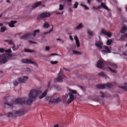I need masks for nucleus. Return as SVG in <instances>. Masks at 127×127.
I'll return each mask as SVG.
<instances>
[{"label":"nucleus","instance_id":"4","mask_svg":"<svg viewBox=\"0 0 127 127\" xmlns=\"http://www.w3.org/2000/svg\"><path fill=\"white\" fill-rule=\"evenodd\" d=\"M41 93V92L40 91H37L35 89L32 90L31 91L29 96L33 99H35L39 94Z\"/></svg>","mask_w":127,"mask_h":127},{"label":"nucleus","instance_id":"9","mask_svg":"<svg viewBox=\"0 0 127 127\" xmlns=\"http://www.w3.org/2000/svg\"><path fill=\"white\" fill-rule=\"evenodd\" d=\"M42 4L41 1L37 2L33 4L31 7L30 6H29L30 7V8L29 10L30 11H31L34 8L38 6L41 5Z\"/></svg>","mask_w":127,"mask_h":127},{"label":"nucleus","instance_id":"1","mask_svg":"<svg viewBox=\"0 0 127 127\" xmlns=\"http://www.w3.org/2000/svg\"><path fill=\"white\" fill-rule=\"evenodd\" d=\"M25 111L24 109H20L16 111H13L12 113L9 112L6 114L8 117H14L16 116H20L23 115Z\"/></svg>","mask_w":127,"mask_h":127},{"label":"nucleus","instance_id":"13","mask_svg":"<svg viewBox=\"0 0 127 127\" xmlns=\"http://www.w3.org/2000/svg\"><path fill=\"white\" fill-rule=\"evenodd\" d=\"M32 33H28L22 35L21 37L20 38L23 39H26L27 38H30L32 34Z\"/></svg>","mask_w":127,"mask_h":127},{"label":"nucleus","instance_id":"62","mask_svg":"<svg viewBox=\"0 0 127 127\" xmlns=\"http://www.w3.org/2000/svg\"><path fill=\"white\" fill-rule=\"evenodd\" d=\"M72 0H67V1L69 3L71 2Z\"/></svg>","mask_w":127,"mask_h":127},{"label":"nucleus","instance_id":"37","mask_svg":"<svg viewBox=\"0 0 127 127\" xmlns=\"http://www.w3.org/2000/svg\"><path fill=\"white\" fill-rule=\"evenodd\" d=\"M88 34L91 36H92L93 35V33L92 31H90V30H88L87 31Z\"/></svg>","mask_w":127,"mask_h":127},{"label":"nucleus","instance_id":"58","mask_svg":"<svg viewBox=\"0 0 127 127\" xmlns=\"http://www.w3.org/2000/svg\"><path fill=\"white\" fill-rule=\"evenodd\" d=\"M68 10L69 11H70L71 12H72L73 11L70 8H69V9H68Z\"/></svg>","mask_w":127,"mask_h":127},{"label":"nucleus","instance_id":"59","mask_svg":"<svg viewBox=\"0 0 127 127\" xmlns=\"http://www.w3.org/2000/svg\"><path fill=\"white\" fill-rule=\"evenodd\" d=\"M69 38H70V39L72 40H73V38L72 37V36H69Z\"/></svg>","mask_w":127,"mask_h":127},{"label":"nucleus","instance_id":"39","mask_svg":"<svg viewBox=\"0 0 127 127\" xmlns=\"http://www.w3.org/2000/svg\"><path fill=\"white\" fill-rule=\"evenodd\" d=\"M81 6H83L85 7V8L84 9L85 10H88L89 9L88 7L86 5L83 4H81Z\"/></svg>","mask_w":127,"mask_h":127},{"label":"nucleus","instance_id":"25","mask_svg":"<svg viewBox=\"0 0 127 127\" xmlns=\"http://www.w3.org/2000/svg\"><path fill=\"white\" fill-rule=\"evenodd\" d=\"M24 51L25 52L31 53L34 52V50H31L25 48L24 49Z\"/></svg>","mask_w":127,"mask_h":127},{"label":"nucleus","instance_id":"27","mask_svg":"<svg viewBox=\"0 0 127 127\" xmlns=\"http://www.w3.org/2000/svg\"><path fill=\"white\" fill-rule=\"evenodd\" d=\"M105 86H106L108 88H111L113 86V85L111 83H108L107 84H105Z\"/></svg>","mask_w":127,"mask_h":127},{"label":"nucleus","instance_id":"61","mask_svg":"<svg viewBox=\"0 0 127 127\" xmlns=\"http://www.w3.org/2000/svg\"><path fill=\"white\" fill-rule=\"evenodd\" d=\"M91 0H87L88 3L89 4H90V1Z\"/></svg>","mask_w":127,"mask_h":127},{"label":"nucleus","instance_id":"17","mask_svg":"<svg viewBox=\"0 0 127 127\" xmlns=\"http://www.w3.org/2000/svg\"><path fill=\"white\" fill-rule=\"evenodd\" d=\"M61 101V99L60 98H58L55 99H53L50 100V102H56L57 103Z\"/></svg>","mask_w":127,"mask_h":127},{"label":"nucleus","instance_id":"29","mask_svg":"<svg viewBox=\"0 0 127 127\" xmlns=\"http://www.w3.org/2000/svg\"><path fill=\"white\" fill-rule=\"evenodd\" d=\"M39 30H37L34 31L33 33H32V34L31 35H33V36H35L36 34L37 33H39Z\"/></svg>","mask_w":127,"mask_h":127},{"label":"nucleus","instance_id":"43","mask_svg":"<svg viewBox=\"0 0 127 127\" xmlns=\"http://www.w3.org/2000/svg\"><path fill=\"white\" fill-rule=\"evenodd\" d=\"M13 84L15 86H16L18 85V82L17 81L15 80L13 82Z\"/></svg>","mask_w":127,"mask_h":127},{"label":"nucleus","instance_id":"8","mask_svg":"<svg viewBox=\"0 0 127 127\" xmlns=\"http://www.w3.org/2000/svg\"><path fill=\"white\" fill-rule=\"evenodd\" d=\"M23 63H27L28 64H33L34 65L37 66L38 64L35 62H33L30 59H23L22 60Z\"/></svg>","mask_w":127,"mask_h":127},{"label":"nucleus","instance_id":"44","mask_svg":"<svg viewBox=\"0 0 127 127\" xmlns=\"http://www.w3.org/2000/svg\"><path fill=\"white\" fill-rule=\"evenodd\" d=\"M101 6H98L97 7H96L95 6H94L93 7V9L95 10V9L96 10H97L99 9V8H101Z\"/></svg>","mask_w":127,"mask_h":127},{"label":"nucleus","instance_id":"12","mask_svg":"<svg viewBox=\"0 0 127 127\" xmlns=\"http://www.w3.org/2000/svg\"><path fill=\"white\" fill-rule=\"evenodd\" d=\"M103 44L102 42L100 41L97 42L95 44V46L100 49H101Z\"/></svg>","mask_w":127,"mask_h":127},{"label":"nucleus","instance_id":"14","mask_svg":"<svg viewBox=\"0 0 127 127\" xmlns=\"http://www.w3.org/2000/svg\"><path fill=\"white\" fill-rule=\"evenodd\" d=\"M103 64V62L99 60L97 62L96 66L99 68H101L102 67Z\"/></svg>","mask_w":127,"mask_h":127},{"label":"nucleus","instance_id":"3","mask_svg":"<svg viewBox=\"0 0 127 127\" xmlns=\"http://www.w3.org/2000/svg\"><path fill=\"white\" fill-rule=\"evenodd\" d=\"M69 90L70 91L68 94L69 96L70 99H68L66 101V103L67 104L70 103L74 100L75 97H74L73 94H75L77 93L76 91L75 90H71L69 89Z\"/></svg>","mask_w":127,"mask_h":127},{"label":"nucleus","instance_id":"7","mask_svg":"<svg viewBox=\"0 0 127 127\" xmlns=\"http://www.w3.org/2000/svg\"><path fill=\"white\" fill-rule=\"evenodd\" d=\"M64 77L66 78L64 75L62 74V72L61 70L59 73V74L58 77L55 80V81L58 82H62L63 81V78Z\"/></svg>","mask_w":127,"mask_h":127},{"label":"nucleus","instance_id":"53","mask_svg":"<svg viewBox=\"0 0 127 127\" xmlns=\"http://www.w3.org/2000/svg\"><path fill=\"white\" fill-rule=\"evenodd\" d=\"M45 50L47 51H49L50 50V47L49 46H46L45 47Z\"/></svg>","mask_w":127,"mask_h":127},{"label":"nucleus","instance_id":"48","mask_svg":"<svg viewBox=\"0 0 127 127\" xmlns=\"http://www.w3.org/2000/svg\"><path fill=\"white\" fill-rule=\"evenodd\" d=\"M100 94L101 95V97H103L105 96V94L104 93H103L102 92L100 91Z\"/></svg>","mask_w":127,"mask_h":127},{"label":"nucleus","instance_id":"55","mask_svg":"<svg viewBox=\"0 0 127 127\" xmlns=\"http://www.w3.org/2000/svg\"><path fill=\"white\" fill-rule=\"evenodd\" d=\"M101 52H102V53L104 54H105V53H106V52H107L106 51L104 50H102Z\"/></svg>","mask_w":127,"mask_h":127},{"label":"nucleus","instance_id":"18","mask_svg":"<svg viewBox=\"0 0 127 127\" xmlns=\"http://www.w3.org/2000/svg\"><path fill=\"white\" fill-rule=\"evenodd\" d=\"M96 86L97 88L101 89H104L105 88V84L104 85L98 84L96 85Z\"/></svg>","mask_w":127,"mask_h":127},{"label":"nucleus","instance_id":"64","mask_svg":"<svg viewBox=\"0 0 127 127\" xmlns=\"http://www.w3.org/2000/svg\"><path fill=\"white\" fill-rule=\"evenodd\" d=\"M125 36L127 38V33L126 34Z\"/></svg>","mask_w":127,"mask_h":127},{"label":"nucleus","instance_id":"5","mask_svg":"<svg viewBox=\"0 0 127 127\" xmlns=\"http://www.w3.org/2000/svg\"><path fill=\"white\" fill-rule=\"evenodd\" d=\"M26 97H19L15 99L14 101V103L16 104H25L26 103Z\"/></svg>","mask_w":127,"mask_h":127},{"label":"nucleus","instance_id":"31","mask_svg":"<svg viewBox=\"0 0 127 127\" xmlns=\"http://www.w3.org/2000/svg\"><path fill=\"white\" fill-rule=\"evenodd\" d=\"M68 95H67L65 94L62 97V99L64 101H65L67 98Z\"/></svg>","mask_w":127,"mask_h":127},{"label":"nucleus","instance_id":"10","mask_svg":"<svg viewBox=\"0 0 127 127\" xmlns=\"http://www.w3.org/2000/svg\"><path fill=\"white\" fill-rule=\"evenodd\" d=\"M28 79V77L27 76H23L19 78L18 81L21 82L25 83Z\"/></svg>","mask_w":127,"mask_h":127},{"label":"nucleus","instance_id":"38","mask_svg":"<svg viewBox=\"0 0 127 127\" xmlns=\"http://www.w3.org/2000/svg\"><path fill=\"white\" fill-rule=\"evenodd\" d=\"M125 35H123L120 38V40L121 41H124L125 40Z\"/></svg>","mask_w":127,"mask_h":127},{"label":"nucleus","instance_id":"26","mask_svg":"<svg viewBox=\"0 0 127 127\" xmlns=\"http://www.w3.org/2000/svg\"><path fill=\"white\" fill-rule=\"evenodd\" d=\"M50 26V25L47 22H45L43 25V27L45 28H47Z\"/></svg>","mask_w":127,"mask_h":127},{"label":"nucleus","instance_id":"35","mask_svg":"<svg viewBox=\"0 0 127 127\" xmlns=\"http://www.w3.org/2000/svg\"><path fill=\"white\" fill-rule=\"evenodd\" d=\"M51 82V81H50L48 83V86H47V88H48L51 89V88H52V85H51V84H50Z\"/></svg>","mask_w":127,"mask_h":127},{"label":"nucleus","instance_id":"28","mask_svg":"<svg viewBox=\"0 0 127 127\" xmlns=\"http://www.w3.org/2000/svg\"><path fill=\"white\" fill-rule=\"evenodd\" d=\"M12 45H13V46L11 47V48H12L13 50L14 51H16L19 48V46L18 45L17 47H15L14 44Z\"/></svg>","mask_w":127,"mask_h":127},{"label":"nucleus","instance_id":"22","mask_svg":"<svg viewBox=\"0 0 127 127\" xmlns=\"http://www.w3.org/2000/svg\"><path fill=\"white\" fill-rule=\"evenodd\" d=\"M127 28L125 26L123 27L121 30V32L122 33H124L127 30Z\"/></svg>","mask_w":127,"mask_h":127},{"label":"nucleus","instance_id":"2","mask_svg":"<svg viewBox=\"0 0 127 127\" xmlns=\"http://www.w3.org/2000/svg\"><path fill=\"white\" fill-rule=\"evenodd\" d=\"M11 55L8 54L0 55V64H4L11 59Z\"/></svg>","mask_w":127,"mask_h":127},{"label":"nucleus","instance_id":"45","mask_svg":"<svg viewBox=\"0 0 127 127\" xmlns=\"http://www.w3.org/2000/svg\"><path fill=\"white\" fill-rule=\"evenodd\" d=\"M78 4V3L76 2L74 4V8H77Z\"/></svg>","mask_w":127,"mask_h":127},{"label":"nucleus","instance_id":"30","mask_svg":"<svg viewBox=\"0 0 127 127\" xmlns=\"http://www.w3.org/2000/svg\"><path fill=\"white\" fill-rule=\"evenodd\" d=\"M104 48L106 50L107 52L108 53H110L111 52V51L109 49L108 47L107 46H104Z\"/></svg>","mask_w":127,"mask_h":127},{"label":"nucleus","instance_id":"6","mask_svg":"<svg viewBox=\"0 0 127 127\" xmlns=\"http://www.w3.org/2000/svg\"><path fill=\"white\" fill-rule=\"evenodd\" d=\"M51 14L48 12H44L39 15L37 17V19L39 20L43 19V18H45L50 16Z\"/></svg>","mask_w":127,"mask_h":127},{"label":"nucleus","instance_id":"32","mask_svg":"<svg viewBox=\"0 0 127 127\" xmlns=\"http://www.w3.org/2000/svg\"><path fill=\"white\" fill-rule=\"evenodd\" d=\"M98 75L99 76H102L103 77H106V75L102 72H101L99 73L98 74Z\"/></svg>","mask_w":127,"mask_h":127},{"label":"nucleus","instance_id":"50","mask_svg":"<svg viewBox=\"0 0 127 127\" xmlns=\"http://www.w3.org/2000/svg\"><path fill=\"white\" fill-rule=\"evenodd\" d=\"M4 51H5V50L3 49L2 48L0 49V53H3Z\"/></svg>","mask_w":127,"mask_h":127},{"label":"nucleus","instance_id":"23","mask_svg":"<svg viewBox=\"0 0 127 127\" xmlns=\"http://www.w3.org/2000/svg\"><path fill=\"white\" fill-rule=\"evenodd\" d=\"M101 7H102L104 8L105 9H107L108 10H110L108 9V7L102 2L101 3Z\"/></svg>","mask_w":127,"mask_h":127},{"label":"nucleus","instance_id":"60","mask_svg":"<svg viewBox=\"0 0 127 127\" xmlns=\"http://www.w3.org/2000/svg\"><path fill=\"white\" fill-rule=\"evenodd\" d=\"M62 69L64 70L65 71H68V69H66L64 67H63V68Z\"/></svg>","mask_w":127,"mask_h":127},{"label":"nucleus","instance_id":"15","mask_svg":"<svg viewBox=\"0 0 127 127\" xmlns=\"http://www.w3.org/2000/svg\"><path fill=\"white\" fill-rule=\"evenodd\" d=\"M17 22L16 21H11L10 22H9L8 23V26L12 28L15 27V25H14V24H16Z\"/></svg>","mask_w":127,"mask_h":127},{"label":"nucleus","instance_id":"52","mask_svg":"<svg viewBox=\"0 0 127 127\" xmlns=\"http://www.w3.org/2000/svg\"><path fill=\"white\" fill-rule=\"evenodd\" d=\"M78 87H79V88H80V89H81L82 90H84V87L82 86H79Z\"/></svg>","mask_w":127,"mask_h":127},{"label":"nucleus","instance_id":"54","mask_svg":"<svg viewBox=\"0 0 127 127\" xmlns=\"http://www.w3.org/2000/svg\"><path fill=\"white\" fill-rule=\"evenodd\" d=\"M73 52L75 54H77V53H79V52L74 50H73Z\"/></svg>","mask_w":127,"mask_h":127},{"label":"nucleus","instance_id":"51","mask_svg":"<svg viewBox=\"0 0 127 127\" xmlns=\"http://www.w3.org/2000/svg\"><path fill=\"white\" fill-rule=\"evenodd\" d=\"M53 30V27L52 26V29H51L48 32H46L45 33L47 34L48 33H50Z\"/></svg>","mask_w":127,"mask_h":127},{"label":"nucleus","instance_id":"56","mask_svg":"<svg viewBox=\"0 0 127 127\" xmlns=\"http://www.w3.org/2000/svg\"><path fill=\"white\" fill-rule=\"evenodd\" d=\"M51 56H54L55 55H58V54L56 53H52L51 54Z\"/></svg>","mask_w":127,"mask_h":127},{"label":"nucleus","instance_id":"21","mask_svg":"<svg viewBox=\"0 0 127 127\" xmlns=\"http://www.w3.org/2000/svg\"><path fill=\"white\" fill-rule=\"evenodd\" d=\"M5 42L8 43L9 45H12L14 44V42L12 40H4Z\"/></svg>","mask_w":127,"mask_h":127},{"label":"nucleus","instance_id":"11","mask_svg":"<svg viewBox=\"0 0 127 127\" xmlns=\"http://www.w3.org/2000/svg\"><path fill=\"white\" fill-rule=\"evenodd\" d=\"M101 32L104 35H107L109 37H111L112 35L111 32H107L105 30L103 29L101 30Z\"/></svg>","mask_w":127,"mask_h":127},{"label":"nucleus","instance_id":"36","mask_svg":"<svg viewBox=\"0 0 127 127\" xmlns=\"http://www.w3.org/2000/svg\"><path fill=\"white\" fill-rule=\"evenodd\" d=\"M112 42V40L111 39H108L107 40V42L106 45H110L111 43Z\"/></svg>","mask_w":127,"mask_h":127},{"label":"nucleus","instance_id":"63","mask_svg":"<svg viewBox=\"0 0 127 127\" xmlns=\"http://www.w3.org/2000/svg\"><path fill=\"white\" fill-rule=\"evenodd\" d=\"M29 42L30 43H32L33 41L31 40H29Z\"/></svg>","mask_w":127,"mask_h":127},{"label":"nucleus","instance_id":"16","mask_svg":"<svg viewBox=\"0 0 127 127\" xmlns=\"http://www.w3.org/2000/svg\"><path fill=\"white\" fill-rule=\"evenodd\" d=\"M4 106L7 108H12L13 107V105L12 104L6 103H4Z\"/></svg>","mask_w":127,"mask_h":127},{"label":"nucleus","instance_id":"46","mask_svg":"<svg viewBox=\"0 0 127 127\" xmlns=\"http://www.w3.org/2000/svg\"><path fill=\"white\" fill-rule=\"evenodd\" d=\"M76 41V44L77 46L78 47H80V42H79V41Z\"/></svg>","mask_w":127,"mask_h":127},{"label":"nucleus","instance_id":"40","mask_svg":"<svg viewBox=\"0 0 127 127\" xmlns=\"http://www.w3.org/2000/svg\"><path fill=\"white\" fill-rule=\"evenodd\" d=\"M64 7L63 5L62 4H60L59 5V9L60 10H62L64 9Z\"/></svg>","mask_w":127,"mask_h":127},{"label":"nucleus","instance_id":"42","mask_svg":"<svg viewBox=\"0 0 127 127\" xmlns=\"http://www.w3.org/2000/svg\"><path fill=\"white\" fill-rule=\"evenodd\" d=\"M51 64H56L57 63H58V62L57 61H51L50 62Z\"/></svg>","mask_w":127,"mask_h":127},{"label":"nucleus","instance_id":"41","mask_svg":"<svg viewBox=\"0 0 127 127\" xmlns=\"http://www.w3.org/2000/svg\"><path fill=\"white\" fill-rule=\"evenodd\" d=\"M122 89L125 91H127V86H121L120 87Z\"/></svg>","mask_w":127,"mask_h":127},{"label":"nucleus","instance_id":"34","mask_svg":"<svg viewBox=\"0 0 127 127\" xmlns=\"http://www.w3.org/2000/svg\"><path fill=\"white\" fill-rule=\"evenodd\" d=\"M0 32H4L6 30V29L5 27L3 26L1 28Z\"/></svg>","mask_w":127,"mask_h":127},{"label":"nucleus","instance_id":"57","mask_svg":"<svg viewBox=\"0 0 127 127\" xmlns=\"http://www.w3.org/2000/svg\"><path fill=\"white\" fill-rule=\"evenodd\" d=\"M112 66L113 67H115V68L116 67H117V66L116 64H112Z\"/></svg>","mask_w":127,"mask_h":127},{"label":"nucleus","instance_id":"19","mask_svg":"<svg viewBox=\"0 0 127 127\" xmlns=\"http://www.w3.org/2000/svg\"><path fill=\"white\" fill-rule=\"evenodd\" d=\"M33 99L29 97V99L26 102L27 104L28 105L31 104L32 102Z\"/></svg>","mask_w":127,"mask_h":127},{"label":"nucleus","instance_id":"20","mask_svg":"<svg viewBox=\"0 0 127 127\" xmlns=\"http://www.w3.org/2000/svg\"><path fill=\"white\" fill-rule=\"evenodd\" d=\"M48 91V90L47 89L45 90L44 92L42 94V95L39 96V98L40 99H41L46 96L47 95V93Z\"/></svg>","mask_w":127,"mask_h":127},{"label":"nucleus","instance_id":"24","mask_svg":"<svg viewBox=\"0 0 127 127\" xmlns=\"http://www.w3.org/2000/svg\"><path fill=\"white\" fill-rule=\"evenodd\" d=\"M83 27L82 24V23H80L75 28V29L76 30H77L78 29H80Z\"/></svg>","mask_w":127,"mask_h":127},{"label":"nucleus","instance_id":"49","mask_svg":"<svg viewBox=\"0 0 127 127\" xmlns=\"http://www.w3.org/2000/svg\"><path fill=\"white\" fill-rule=\"evenodd\" d=\"M74 39L76 41H79L78 39V37L76 36H75L74 37Z\"/></svg>","mask_w":127,"mask_h":127},{"label":"nucleus","instance_id":"47","mask_svg":"<svg viewBox=\"0 0 127 127\" xmlns=\"http://www.w3.org/2000/svg\"><path fill=\"white\" fill-rule=\"evenodd\" d=\"M5 52L7 53H10L12 52V51L10 49H9L7 50H5Z\"/></svg>","mask_w":127,"mask_h":127},{"label":"nucleus","instance_id":"33","mask_svg":"<svg viewBox=\"0 0 127 127\" xmlns=\"http://www.w3.org/2000/svg\"><path fill=\"white\" fill-rule=\"evenodd\" d=\"M107 68L109 70L112 72L114 73H116L117 72V71L113 69L112 68H110L109 67H108Z\"/></svg>","mask_w":127,"mask_h":127}]
</instances>
